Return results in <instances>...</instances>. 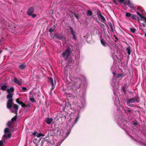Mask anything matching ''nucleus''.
I'll use <instances>...</instances> for the list:
<instances>
[{
  "label": "nucleus",
  "instance_id": "17",
  "mask_svg": "<svg viewBox=\"0 0 146 146\" xmlns=\"http://www.w3.org/2000/svg\"><path fill=\"white\" fill-rule=\"evenodd\" d=\"M13 82L17 84L19 86L21 84V83L16 78H14Z\"/></svg>",
  "mask_w": 146,
  "mask_h": 146
},
{
  "label": "nucleus",
  "instance_id": "29",
  "mask_svg": "<svg viewBox=\"0 0 146 146\" xmlns=\"http://www.w3.org/2000/svg\"><path fill=\"white\" fill-rule=\"evenodd\" d=\"M130 2V1L129 0H125L124 3V6H125L126 5H127L129 3V2Z\"/></svg>",
  "mask_w": 146,
  "mask_h": 146
},
{
  "label": "nucleus",
  "instance_id": "53",
  "mask_svg": "<svg viewBox=\"0 0 146 146\" xmlns=\"http://www.w3.org/2000/svg\"><path fill=\"white\" fill-rule=\"evenodd\" d=\"M113 3L115 4V5H117V3L116 1L115 0H113Z\"/></svg>",
  "mask_w": 146,
  "mask_h": 146
},
{
  "label": "nucleus",
  "instance_id": "11",
  "mask_svg": "<svg viewBox=\"0 0 146 146\" xmlns=\"http://www.w3.org/2000/svg\"><path fill=\"white\" fill-rule=\"evenodd\" d=\"M29 100L32 102H36V101L34 98L33 94H31L29 96Z\"/></svg>",
  "mask_w": 146,
  "mask_h": 146
},
{
  "label": "nucleus",
  "instance_id": "54",
  "mask_svg": "<svg viewBox=\"0 0 146 146\" xmlns=\"http://www.w3.org/2000/svg\"><path fill=\"white\" fill-rule=\"evenodd\" d=\"M137 14L140 17L141 15L139 12H137Z\"/></svg>",
  "mask_w": 146,
  "mask_h": 146
},
{
  "label": "nucleus",
  "instance_id": "48",
  "mask_svg": "<svg viewBox=\"0 0 146 146\" xmlns=\"http://www.w3.org/2000/svg\"><path fill=\"white\" fill-rule=\"evenodd\" d=\"M22 90L24 92H25L27 90V88L25 87H23L22 88Z\"/></svg>",
  "mask_w": 146,
  "mask_h": 146
},
{
  "label": "nucleus",
  "instance_id": "8",
  "mask_svg": "<svg viewBox=\"0 0 146 146\" xmlns=\"http://www.w3.org/2000/svg\"><path fill=\"white\" fill-rule=\"evenodd\" d=\"M34 11V7H32L30 8L27 11V14L29 16H31Z\"/></svg>",
  "mask_w": 146,
  "mask_h": 146
},
{
  "label": "nucleus",
  "instance_id": "36",
  "mask_svg": "<svg viewBox=\"0 0 146 146\" xmlns=\"http://www.w3.org/2000/svg\"><path fill=\"white\" fill-rule=\"evenodd\" d=\"M130 31L133 33H135L136 31L135 29L133 28H130Z\"/></svg>",
  "mask_w": 146,
  "mask_h": 146
},
{
  "label": "nucleus",
  "instance_id": "43",
  "mask_svg": "<svg viewBox=\"0 0 146 146\" xmlns=\"http://www.w3.org/2000/svg\"><path fill=\"white\" fill-rule=\"evenodd\" d=\"M125 86H123L122 87V90L123 91V92L125 93H125L126 92V91L125 90Z\"/></svg>",
  "mask_w": 146,
  "mask_h": 146
},
{
  "label": "nucleus",
  "instance_id": "2",
  "mask_svg": "<svg viewBox=\"0 0 146 146\" xmlns=\"http://www.w3.org/2000/svg\"><path fill=\"white\" fill-rule=\"evenodd\" d=\"M82 83L81 79L77 77L74 80V84L73 85V87L76 88H79L81 84Z\"/></svg>",
  "mask_w": 146,
  "mask_h": 146
},
{
  "label": "nucleus",
  "instance_id": "4",
  "mask_svg": "<svg viewBox=\"0 0 146 146\" xmlns=\"http://www.w3.org/2000/svg\"><path fill=\"white\" fill-rule=\"evenodd\" d=\"M54 133L56 135H59L61 133V131L59 127H55L52 130Z\"/></svg>",
  "mask_w": 146,
  "mask_h": 146
},
{
  "label": "nucleus",
  "instance_id": "63",
  "mask_svg": "<svg viewBox=\"0 0 146 146\" xmlns=\"http://www.w3.org/2000/svg\"><path fill=\"white\" fill-rule=\"evenodd\" d=\"M145 36H146V34H145Z\"/></svg>",
  "mask_w": 146,
  "mask_h": 146
},
{
  "label": "nucleus",
  "instance_id": "40",
  "mask_svg": "<svg viewBox=\"0 0 146 146\" xmlns=\"http://www.w3.org/2000/svg\"><path fill=\"white\" fill-rule=\"evenodd\" d=\"M44 136V135H43V134L41 133H39L37 135V137H43Z\"/></svg>",
  "mask_w": 146,
  "mask_h": 146
},
{
  "label": "nucleus",
  "instance_id": "61",
  "mask_svg": "<svg viewBox=\"0 0 146 146\" xmlns=\"http://www.w3.org/2000/svg\"><path fill=\"white\" fill-rule=\"evenodd\" d=\"M125 110V113H127V111H126V110Z\"/></svg>",
  "mask_w": 146,
  "mask_h": 146
},
{
  "label": "nucleus",
  "instance_id": "57",
  "mask_svg": "<svg viewBox=\"0 0 146 146\" xmlns=\"http://www.w3.org/2000/svg\"><path fill=\"white\" fill-rule=\"evenodd\" d=\"M134 124L135 125H137V123L135 122L134 123Z\"/></svg>",
  "mask_w": 146,
  "mask_h": 146
},
{
  "label": "nucleus",
  "instance_id": "22",
  "mask_svg": "<svg viewBox=\"0 0 146 146\" xmlns=\"http://www.w3.org/2000/svg\"><path fill=\"white\" fill-rule=\"evenodd\" d=\"M100 42L101 44L104 47H106V46L107 44L104 41V40L102 39L100 40Z\"/></svg>",
  "mask_w": 146,
  "mask_h": 146
},
{
  "label": "nucleus",
  "instance_id": "33",
  "mask_svg": "<svg viewBox=\"0 0 146 146\" xmlns=\"http://www.w3.org/2000/svg\"><path fill=\"white\" fill-rule=\"evenodd\" d=\"M124 76V75L123 74H118L117 75V78H119L121 77H123Z\"/></svg>",
  "mask_w": 146,
  "mask_h": 146
},
{
  "label": "nucleus",
  "instance_id": "50",
  "mask_svg": "<svg viewBox=\"0 0 146 146\" xmlns=\"http://www.w3.org/2000/svg\"><path fill=\"white\" fill-rule=\"evenodd\" d=\"M131 111V110L129 108H127V112H128L129 113H130Z\"/></svg>",
  "mask_w": 146,
  "mask_h": 146
},
{
  "label": "nucleus",
  "instance_id": "38",
  "mask_svg": "<svg viewBox=\"0 0 146 146\" xmlns=\"http://www.w3.org/2000/svg\"><path fill=\"white\" fill-rule=\"evenodd\" d=\"M49 80V82L50 84L52 83V82H53V80L52 78L51 77H49L48 78Z\"/></svg>",
  "mask_w": 146,
  "mask_h": 146
},
{
  "label": "nucleus",
  "instance_id": "26",
  "mask_svg": "<svg viewBox=\"0 0 146 146\" xmlns=\"http://www.w3.org/2000/svg\"><path fill=\"white\" fill-rule=\"evenodd\" d=\"M131 18L134 20H136L137 17L135 16V15L132 14L131 15Z\"/></svg>",
  "mask_w": 146,
  "mask_h": 146
},
{
  "label": "nucleus",
  "instance_id": "27",
  "mask_svg": "<svg viewBox=\"0 0 146 146\" xmlns=\"http://www.w3.org/2000/svg\"><path fill=\"white\" fill-rule=\"evenodd\" d=\"M50 36L52 38H56V34H54L52 33H50Z\"/></svg>",
  "mask_w": 146,
  "mask_h": 146
},
{
  "label": "nucleus",
  "instance_id": "24",
  "mask_svg": "<svg viewBox=\"0 0 146 146\" xmlns=\"http://www.w3.org/2000/svg\"><path fill=\"white\" fill-rule=\"evenodd\" d=\"M69 27L70 30V32L71 34L72 35L75 34V32L73 28L71 26H70Z\"/></svg>",
  "mask_w": 146,
  "mask_h": 146
},
{
  "label": "nucleus",
  "instance_id": "18",
  "mask_svg": "<svg viewBox=\"0 0 146 146\" xmlns=\"http://www.w3.org/2000/svg\"><path fill=\"white\" fill-rule=\"evenodd\" d=\"M8 94L7 96V98L8 99H12V97L13 96V94L11 93H8Z\"/></svg>",
  "mask_w": 146,
  "mask_h": 146
},
{
  "label": "nucleus",
  "instance_id": "6",
  "mask_svg": "<svg viewBox=\"0 0 146 146\" xmlns=\"http://www.w3.org/2000/svg\"><path fill=\"white\" fill-rule=\"evenodd\" d=\"M16 102L19 104L21 105V106L23 108H26L28 107V106L24 104L23 102L20 101L19 98L16 99Z\"/></svg>",
  "mask_w": 146,
  "mask_h": 146
},
{
  "label": "nucleus",
  "instance_id": "31",
  "mask_svg": "<svg viewBox=\"0 0 146 146\" xmlns=\"http://www.w3.org/2000/svg\"><path fill=\"white\" fill-rule=\"evenodd\" d=\"M79 117H80L79 116V115H77V117L74 121V124H76L77 122L78 121V120L79 119Z\"/></svg>",
  "mask_w": 146,
  "mask_h": 146
},
{
  "label": "nucleus",
  "instance_id": "5",
  "mask_svg": "<svg viewBox=\"0 0 146 146\" xmlns=\"http://www.w3.org/2000/svg\"><path fill=\"white\" fill-rule=\"evenodd\" d=\"M13 99H9L7 102V108H11L12 107V104H14L13 102Z\"/></svg>",
  "mask_w": 146,
  "mask_h": 146
},
{
  "label": "nucleus",
  "instance_id": "42",
  "mask_svg": "<svg viewBox=\"0 0 146 146\" xmlns=\"http://www.w3.org/2000/svg\"><path fill=\"white\" fill-rule=\"evenodd\" d=\"M73 14L74 16L77 19H79V17L77 14H76L75 13H74Z\"/></svg>",
  "mask_w": 146,
  "mask_h": 146
},
{
  "label": "nucleus",
  "instance_id": "58",
  "mask_svg": "<svg viewBox=\"0 0 146 146\" xmlns=\"http://www.w3.org/2000/svg\"><path fill=\"white\" fill-rule=\"evenodd\" d=\"M113 76H114L115 74V72H113Z\"/></svg>",
  "mask_w": 146,
  "mask_h": 146
},
{
  "label": "nucleus",
  "instance_id": "44",
  "mask_svg": "<svg viewBox=\"0 0 146 146\" xmlns=\"http://www.w3.org/2000/svg\"><path fill=\"white\" fill-rule=\"evenodd\" d=\"M46 142L44 140H42L41 142V145L40 146H42L44 144L46 143Z\"/></svg>",
  "mask_w": 146,
  "mask_h": 146
},
{
  "label": "nucleus",
  "instance_id": "34",
  "mask_svg": "<svg viewBox=\"0 0 146 146\" xmlns=\"http://www.w3.org/2000/svg\"><path fill=\"white\" fill-rule=\"evenodd\" d=\"M94 16H95V15H92V16L93 17V18L94 19V20H95L97 23H99V21L98 19L97 18L95 17H94Z\"/></svg>",
  "mask_w": 146,
  "mask_h": 146
},
{
  "label": "nucleus",
  "instance_id": "1",
  "mask_svg": "<svg viewBox=\"0 0 146 146\" xmlns=\"http://www.w3.org/2000/svg\"><path fill=\"white\" fill-rule=\"evenodd\" d=\"M72 51V46H68L67 47L66 49L62 53V57L64 58L65 61L67 60L68 57Z\"/></svg>",
  "mask_w": 146,
  "mask_h": 146
},
{
  "label": "nucleus",
  "instance_id": "16",
  "mask_svg": "<svg viewBox=\"0 0 146 146\" xmlns=\"http://www.w3.org/2000/svg\"><path fill=\"white\" fill-rule=\"evenodd\" d=\"M98 18L100 21L104 23L105 21H106L105 17L102 15L100 16Z\"/></svg>",
  "mask_w": 146,
  "mask_h": 146
},
{
  "label": "nucleus",
  "instance_id": "37",
  "mask_svg": "<svg viewBox=\"0 0 146 146\" xmlns=\"http://www.w3.org/2000/svg\"><path fill=\"white\" fill-rule=\"evenodd\" d=\"M17 118V116L16 115L14 117H13V118L11 119V121H16V120Z\"/></svg>",
  "mask_w": 146,
  "mask_h": 146
},
{
  "label": "nucleus",
  "instance_id": "19",
  "mask_svg": "<svg viewBox=\"0 0 146 146\" xmlns=\"http://www.w3.org/2000/svg\"><path fill=\"white\" fill-rule=\"evenodd\" d=\"M126 51L127 54L129 55H130L131 54V47L130 46H128V47L126 48Z\"/></svg>",
  "mask_w": 146,
  "mask_h": 146
},
{
  "label": "nucleus",
  "instance_id": "35",
  "mask_svg": "<svg viewBox=\"0 0 146 146\" xmlns=\"http://www.w3.org/2000/svg\"><path fill=\"white\" fill-rule=\"evenodd\" d=\"M126 15L125 16L127 17H131V14L130 13H129L126 12Z\"/></svg>",
  "mask_w": 146,
  "mask_h": 146
},
{
  "label": "nucleus",
  "instance_id": "14",
  "mask_svg": "<svg viewBox=\"0 0 146 146\" xmlns=\"http://www.w3.org/2000/svg\"><path fill=\"white\" fill-rule=\"evenodd\" d=\"M26 67V64L25 63L20 64L19 66V68L21 70H23Z\"/></svg>",
  "mask_w": 146,
  "mask_h": 146
},
{
  "label": "nucleus",
  "instance_id": "12",
  "mask_svg": "<svg viewBox=\"0 0 146 146\" xmlns=\"http://www.w3.org/2000/svg\"><path fill=\"white\" fill-rule=\"evenodd\" d=\"M57 27V25L55 24L52 27H51L49 30L48 31L50 33H52L55 29Z\"/></svg>",
  "mask_w": 146,
  "mask_h": 146
},
{
  "label": "nucleus",
  "instance_id": "3",
  "mask_svg": "<svg viewBox=\"0 0 146 146\" xmlns=\"http://www.w3.org/2000/svg\"><path fill=\"white\" fill-rule=\"evenodd\" d=\"M4 134L3 137L6 139H10L11 137V134L8 128H6L4 131Z\"/></svg>",
  "mask_w": 146,
  "mask_h": 146
},
{
  "label": "nucleus",
  "instance_id": "10",
  "mask_svg": "<svg viewBox=\"0 0 146 146\" xmlns=\"http://www.w3.org/2000/svg\"><path fill=\"white\" fill-rule=\"evenodd\" d=\"M74 60L71 57H69L68 60V64L69 66H71L73 65Z\"/></svg>",
  "mask_w": 146,
  "mask_h": 146
},
{
  "label": "nucleus",
  "instance_id": "52",
  "mask_svg": "<svg viewBox=\"0 0 146 146\" xmlns=\"http://www.w3.org/2000/svg\"><path fill=\"white\" fill-rule=\"evenodd\" d=\"M98 23L100 26L102 25H103V26H104V25L103 24H102L99 21V23Z\"/></svg>",
  "mask_w": 146,
  "mask_h": 146
},
{
  "label": "nucleus",
  "instance_id": "60",
  "mask_svg": "<svg viewBox=\"0 0 146 146\" xmlns=\"http://www.w3.org/2000/svg\"><path fill=\"white\" fill-rule=\"evenodd\" d=\"M17 111H15V113H17Z\"/></svg>",
  "mask_w": 146,
  "mask_h": 146
},
{
  "label": "nucleus",
  "instance_id": "56",
  "mask_svg": "<svg viewBox=\"0 0 146 146\" xmlns=\"http://www.w3.org/2000/svg\"><path fill=\"white\" fill-rule=\"evenodd\" d=\"M143 21H144L146 23V18L145 17V19H144Z\"/></svg>",
  "mask_w": 146,
  "mask_h": 146
},
{
  "label": "nucleus",
  "instance_id": "64",
  "mask_svg": "<svg viewBox=\"0 0 146 146\" xmlns=\"http://www.w3.org/2000/svg\"><path fill=\"white\" fill-rule=\"evenodd\" d=\"M1 52H2V51H0V53H1Z\"/></svg>",
  "mask_w": 146,
  "mask_h": 146
},
{
  "label": "nucleus",
  "instance_id": "62",
  "mask_svg": "<svg viewBox=\"0 0 146 146\" xmlns=\"http://www.w3.org/2000/svg\"><path fill=\"white\" fill-rule=\"evenodd\" d=\"M144 145L145 146H146V144H144Z\"/></svg>",
  "mask_w": 146,
  "mask_h": 146
},
{
  "label": "nucleus",
  "instance_id": "13",
  "mask_svg": "<svg viewBox=\"0 0 146 146\" xmlns=\"http://www.w3.org/2000/svg\"><path fill=\"white\" fill-rule=\"evenodd\" d=\"M53 119L52 118H46L45 119V121L46 123L48 124H50L52 121Z\"/></svg>",
  "mask_w": 146,
  "mask_h": 146
},
{
  "label": "nucleus",
  "instance_id": "45",
  "mask_svg": "<svg viewBox=\"0 0 146 146\" xmlns=\"http://www.w3.org/2000/svg\"><path fill=\"white\" fill-rule=\"evenodd\" d=\"M11 122L10 121H9L7 123V125L9 127H10L11 126Z\"/></svg>",
  "mask_w": 146,
  "mask_h": 146
},
{
  "label": "nucleus",
  "instance_id": "51",
  "mask_svg": "<svg viewBox=\"0 0 146 146\" xmlns=\"http://www.w3.org/2000/svg\"><path fill=\"white\" fill-rule=\"evenodd\" d=\"M72 35L73 36V38L74 40H76V37L75 34Z\"/></svg>",
  "mask_w": 146,
  "mask_h": 146
},
{
  "label": "nucleus",
  "instance_id": "32",
  "mask_svg": "<svg viewBox=\"0 0 146 146\" xmlns=\"http://www.w3.org/2000/svg\"><path fill=\"white\" fill-rule=\"evenodd\" d=\"M14 105V106L13 107V108H14L15 110H17L18 109V106L17 104H13Z\"/></svg>",
  "mask_w": 146,
  "mask_h": 146
},
{
  "label": "nucleus",
  "instance_id": "46",
  "mask_svg": "<svg viewBox=\"0 0 146 146\" xmlns=\"http://www.w3.org/2000/svg\"><path fill=\"white\" fill-rule=\"evenodd\" d=\"M32 17L33 18H35L36 16V15L35 14H32V15H31Z\"/></svg>",
  "mask_w": 146,
  "mask_h": 146
},
{
  "label": "nucleus",
  "instance_id": "47",
  "mask_svg": "<svg viewBox=\"0 0 146 146\" xmlns=\"http://www.w3.org/2000/svg\"><path fill=\"white\" fill-rule=\"evenodd\" d=\"M3 142L2 140L0 141V146H3Z\"/></svg>",
  "mask_w": 146,
  "mask_h": 146
},
{
  "label": "nucleus",
  "instance_id": "41",
  "mask_svg": "<svg viewBox=\"0 0 146 146\" xmlns=\"http://www.w3.org/2000/svg\"><path fill=\"white\" fill-rule=\"evenodd\" d=\"M140 17V20L141 21H143V20L145 19V17H144L142 16V15H141L139 17Z\"/></svg>",
  "mask_w": 146,
  "mask_h": 146
},
{
  "label": "nucleus",
  "instance_id": "39",
  "mask_svg": "<svg viewBox=\"0 0 146 146\" xmlns=\"http://www.w3.org/2000/svg\"><path fill=\"white\" fill-rule=\"evenodd\" d=\"M97 15L98 18H99L100 16L102 15L101 14V13L99 11H97Z\"/></svg>",
  "mask_w": 146,
  "mask_h": 146
},
{
  "label": "nucleus",
  "instance_id": "23",
  "mask_svg": "<svg viewBox=\"0 0 146 146\" xmlns=\"http://www.w3.org/2000/svg\"><path fill=\"white\" fill-rule=\"evenodd\" d=\"M87 15L89 16H91L92 15V12L90 10H87Z\"/></svg>",
  "mask_w": 146,
  "mask_h": 146
},
{
  "label": "nucleus",
  "instance_id": "49",
  "mask_svg": "<svg viewBox=\"0 0 146 146\" xmlns=\"http://www.w3.org/2000/svg\"><path fill=\"white\" fill-rule=\"evenodd\" d=\"M70 133V131L69 130L66 133V137H67L69 134Z\"/></svg>",
  "mask_w": 146,
  "mask_h": 146
},
{
  "label": "nucleus",
  "instance_id": "59",
  "mask_svg": "<svg viewBox=\"0 0 146 146\" xmlns=\"http://www.w3.org/2000/svg\"><path fill=\"white\" fill-rule=\"evenodd\" d=\"M143 24V26L144 27H145V24Z\"/></svg>",
  "mask_w": 146,
  "mask_h": 146
},
{
  "label": "nucleus",
  "instance_id": "25",
  "mask_svg": "<svg viewBox=\"0 0 146 146\" xmlns=\"http://www.w3.org/2000/svg\"><path fill=\"white\" fill-rule=\"evenodd\" d=\"M50 84L52 86V88H51V91H52V90H54L55 88V86L56 85V83L55 82V83H54L53 82H52V83H51Z\"/></svg>",
  "mask_w": 146,
  "mask_h": 146
},
{
  "label": "nucleus",
  "instance_id": "7",
  "mask_svg": "<svg viewBox=\"0 0 146 146\" xmlns=\"http://www.w3.org/2000/svg\"><path fill=\"white\" fill-rule=\"evenodd\" d=\"M56 38L60 40L64 38V36L62 33H56Z\"/></svg>",
  "mask_w": 146,
  "mask_h": 146
},
{
  "label": "nucleus",
  "instance_id": "9",
  "mask_svg": "<svg viewBox=\"0 0 146 146\" xmlns=\"http://www.w3.org/2000/svg\"><path fill=\"white\" fill-rule=\"evenodd\" d=\"M132 98L133 100L135 103H139L140 102L138 94H136L134 98Z\"/></svg>",
  "mask_w": 146,
  "mask_h": 146
},
{
  "label": "nucleus",
  "instance_id": "28",
  "mask_svg": "<svg viewBox=\"0 0 146 146\" xmlns=\"http://www.w3.org/2000/svg\"><path fill=\"white\" fill-rule=\"evenodd\" d=\"M7 86L5 85H3L1 87V90L4 91L7 88Z\"/></svg>",
  "mask_w": 146,
  "mask_h": 146
},
{
  "label": "nucleus",
  "instance_id": "15",
  "mask_svg": "<svg viewBox=\"0 0 146 146\" xmlns=\"http://www.w3.org/2000/svg\"><path fill=\"white\" fill-rule=\"evenodd\" d=\"M133 103H135V102L132 98L129 99L127 102V105L128 106H129L130 104Z\"/></svg>",
  "mask_w": 146,
  "mask_h": 146
},
{
  "label": "nucleus",
  "instance_id": "21",
  "mask_svg": "<svg viewBox=\"0 0 146 146\" xmlns=\"http://www.w3.org/2000/svg\"><path fill=\"white\" fill-rule=\"evenodd\" d=\"M108 24L111 28V31L112 32H114L113 29V25H112L111 23L110 22L108 23Z\"/></svg>",
  "mask_w": 146,
  "mask_h": 146
},
{
  "label": "nucleus",
  "instance_id": "55",
  "mask_svg": "<svg viewBox=\"0 0 146 146\" xmlns=\"http://www.w3.org/2000/svg\"><path fill=\"white\" fill-rule=\"evenodd\" d=\"M37 133V132H35L33 133V135H35Z\"/></svg>",
  "mask_w": 146,
  "mask_h": 146
},
{
  "label": "nucleus",
  "instance_id": "30",
  "mask_svg": "<svg viewBox=\"0 0 146 146\" xmlns=\"http://www.w3.org/2000/svg\"><path fill=\"white\" fill-rule=\"evenodd\" d=\"M127 5L133 9L134 8V6L133 4L130 2Z\"/></svg>",
  "mask_w": 146,
  "mask_h": 146
},
{
  "label": "nucleus",
  "instance_id": "20",
  "mask_svg": "<svg viewBox=\"0 0 146 146\" xmlns=\"http://www.w3.org/2000/svg\"><path fill=\"white\" fill-rule=\"evenodd\" d=\"M14 89L13 87H11L9 89H7V91L8 93H10V92H13L14 91Z\"/></svg>",
  "mask_w": 146,
  "mask_h": 146
}]
</instances>
